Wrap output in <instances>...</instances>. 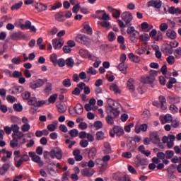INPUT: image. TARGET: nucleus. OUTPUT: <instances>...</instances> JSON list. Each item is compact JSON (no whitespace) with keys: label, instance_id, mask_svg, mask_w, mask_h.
<instances>
[{"label":"nucleus","instance_id":"obj_24","mask_svg":"<svg viewBox=\"0 0 181 181\" xmlns=\"http://www.w3.org/2000/svg\"><path fill=\"white\" fill-rule=\"evenodd\" d=\"M113 131L115 134H116L117 136H122V135H124V129H122V127L115 126V128H113Z\"/></svg>","mask_w":181,"mask_h":181},{"label":"nucleus","instance_id":"obj_35","mask_svg":"<svg viewBox=\"0 0 181 181\" xmlns=\"http://www.w3.org/2000/svg\"><path fill=\"white\" fill-rule=\"evenodd\" d=\"M19 145V141L16 138H13V139L10 141L11 148H16Z\"/></svg>","mask_w":181,"mask_h":181},{"label":"nucleus","instance_id":"obj_59","mask_svg":"<svg viewBox=\"0 0 181 181\" xmlns=\"http://www.w3.org/2000/svg\"><path fill=\"white\" fill-rule=\"evenodd\" d=\"M57 63H58L59 67H64L66 66V61L63 58L59 59Z\"/></svg>","mask_w":181,"mask_h":181},{"label":"nucleus","instance_id":"obj_26","mask_svg":"<svg viewBox=\"0 0 181 181\" xmlns=\"http://www.w3.org/2000/svg\"><path fill=\"white\" fill-rule=\"evenodd\" d=\"M127 86L129 90L132 92L135 91V86H134V78H131L127 81Z\"/></svg>","mask_w":181,"mask_h":181},{"label":"nucleus","instance_id":"obj_30","mask_svg":"<svg viewBox=\"0 0 181 181\" xmlns=\"http://www.w3.org/2000/svg\"><path fill=\"white\" fill-rule=\"evenodd\" d=\"M153 81H155V76H151V75H149L144 79V83L146 84H152V83H153Z\"/></svg>","mask_w":181,"mask_h":181},{"label":"nucleus","instance_id":"obj_19","mask_svg":"<svg viewBox=\"0 0 181 181\" xmlns=\"http://www.w3.org/2000/svg\"><path fill=\"white\" fill-rule=\"evenodd\" d=\"M103 146V153L105 155H108L112 152V150L111 149V144L108 142H105Z\"/></svg>","mask_w":181,"mask_h":181},{"label":"nucleus","instance_id":"obj_29","mask_svg":"<svg viewBox=\"0 0 181 181\" xmlns=\"http://www.w3.org/2000/svg\"><path fill=\"white\" fill-rule=\"evenodd\" d=\"M83 32L84 33H87V35H93V29H91V27H90V25H88V24H86L83 26Z\"/></svg>","mask_w":181,"mask_h":181},{"label":"nucleus","instance_id":"obj_44","mask_svg":"<svg viewBox=\"0 0 181 181\" xmlns=\"http://www.w3.org/2000/svg\"><path fill=\"white\" fill-rule=\"evenodd\" d=\"M150 37H149V35L148 34H143L141 35H140L139 37V40L141 42H148V40H149Z\"/></svg>","mask_w":181,"mask_h":181},{"label":"nucleus","instance_id":"obj_53","mask_svg":"<svg viewBox=\"0 0 181 181\" xmlns=\"http://www.w3.org/2000/svg\"><path fill=\"white\" fill-rule=\"evenodd\" d=\"M176 62V60L175 59V57L173 56H169L168 57H167V63H168V64H175V62Z\"/></svg>","mask_w":181,"mask_h":181},{"label":"nucleus","instance_id":"obj_54","mask_svg":"<svg viewBox=\"0 0 181 181\" xmlns=\"http://www.w3.org/2000/svg\"><path fill=\"white\" fill-rule=\"evenodd\" d=\"M50 62H52L53 64H57V55H56V54H51Z\"/></svg>","mask_w":181,"mask_h":181},{"label":"nucleus","instance_id":"obj_7","mask_svg":"<svg viewBox=\"0 0 181 181\" xmlns=\"http://www.w3.org/2000/svg\"><path fill=\"white\" fill-rule=\"evenodd\" d=\"M29 156L32 158L33 162L38 163L40 166H43V161H41L40 156L36 155V153L33 151H30L28 153Z\"/></svg>","mask_w":181,"mask_h":181},{"label":"nucleus","instance_id":"obj_47","mask_svg":"<svg viewBox=\"0 0 181 181\" xmlns=\"http://www.w3.org/2000/svg\"><path fill=\"white\" fill-rule=\"evenodd\" d=\"M29 129H30V124H29L28 123H25L21 127V131L23 132H28L29 131Z\"/></svg>","mask_w":181,"mask_h":181},{"label":"nucleus","instance_id":"obj_15","mask_svg":"<svg viewBox=\"0 0 181 181\" xmlns=\"http://www.w3.org/2000/svg\"><path fill=\"white\" fill-rule=\"evenodd\" d=\"M52 46L55 50H58L63 47V42H62V40L60 41V40L54 39L52 40Z\"/></svg>","mask_w":181,"mask_h":181},{"label":"nucleus","instance_id":"obj_41","mask_svg":"<svg viewBox=\"0 0 181 181\" xmlns=\"http://www.w3.org/2000/svg\"><path fill=\"white\" fill-rule=\"evenodd\" d=\"M56 100H57V94H53L52 95L49 99L48 101L49 103H50V104H54L56 103Z\"/></svg>","mask_w":181,"mask_h":181},{"label":"nucleus","instance_id":"obj_60","mask_svg":"<svg viewBox=\"0 0 181 181\" xmlns=\"http://www.w3.org/2000/svg\"><path fill=\"white\" fill-rule=\"evenodd\" d=\"M80 146H81V148H87L88 146V141L86 139H82L80 141Z\"/></svg>","mask_w":181,"mask_h":181},{"label":"nucleus","instance_id":"obj_39","mask_svg":"<svg viewBox=\"0 0 181 181\" xmlns=\"http://www.w3.org/2000/svg\"><path fill=\"white\" fill-rule=\"evenodd\" d=\"M110 90L112 91H114V93H121V90H119V88H118V86L113 84L112 86H110Z\"/></svg>","mask_w":181,"mask_h":181},{"label":"nucleus","instance_id":"obj_52","mask_svg":"<svg viewBox=\"0 0 181 181\" xmlns=\"http://www.w3.org/2000/svg\"><path fill=\"white\" fill-rule=\"evenodd\" d=\"M107 104L109 105L108 111H111V107L114 108V105H115V102L114 101V100L110 98L107 100Z\"/></svg>","mask_w":181,"mask_h":181},{"label":"nucleus","instance_id":"obj_50","mask_svg":"<svg viewBox=\"0 0 181 181\" xmlns=\"http://www.w3.org/2000/svg\"><path fill=\"white\" fill-rule=\"evenodd\" d=\"M11 131H13V134H16V133L19 132V125L11 124Z\"/></svg>","mask_w":181,"mask_h":181},{"label":"nucleus","instance_id":"obj_4","mask_svg":"<svg viewBox=\"0 0 181 181\" xmlns=\"http://www.w3.org/2000/svg\"><path fill=\"white\" fill-rule=\"evenodd\" d=\"M121 18L122 21L125 22L126 26H131L132 25L131 22H132V19L134 17L132 16V13H131V12L129 11L123 12L121 15Z\"/></svg>","mask_w":181,"mask_h":181},{"label":"nucleus","instance_id":"obj_45","mask_svg":"<svg viewBox=\"0 0 181 181\" xmlns=\"http://www.w3.org/2000/svg\"><path fill=\"white\" fill-rule=\"evenodd\" d=\"M37 103V99L36 98V97H32L28 100V105H34V107H36Z\"/></svg>","mask_w":181,"mask_h":181},{"label":"nucleus","instance_id":"obj_51","mask_svg":"<svg viewBox=\"0 0 181 181\" xmlns=\"http://www.w3.org/2000/svg\"><path fill=\"white\" fill-rule=\"evenodd\" d=\"M6 100H7L8 103H10L11 104H13V103H15V101H16V98H15V96L8 95L6 97Z\"/></svg>","mask_w":181,"mask_h":181},{"label":"nucleus","instance_id":"obj_28","mask_svg":"<svg viewBox=\"0 0 181 181\" xmlns=\"http://www.w3.org/2000/svg\"><path fill=\"white\" fill-rule=\"evenodd\" d=\"M117 69L119 71H122L123 74H127V66H125V63L121 62L118 66Z\"/></svg>","mask_w":181,"mask_h":181},{"label":"nucleus","instance_id":"obj_48","mask_svg":"<svg viewBox=\"0 0 181 181\" xmlns=\"http://www.w3.org/2000/svg\"><path fill=\"white\" fill-rule=\"evenodd\" d=\"M12 76L14 78H19L20 77H23V74L19 71H14L12 74Z\"/></svg>","mask_w":181,"mask_h":181},{"label":"nucleus","instance_id":"obj_36","mask_svg":"<svg viewBox=\"0 0 181 181\" xmlns=\"http://www.w3.org/2000/svg\"><path fill=\"white\" fill-rule=\"evenodd\" d=\"M65 64L67 66V67H73V66H74V60L71 57L67 58L65 61Z\"/></svg>","mask_w":181,"mask_h":181},{"label":"nucleus","instance_id":"obj_62","mask_svg":"<svg viewBox=\"0 0 181 181\" xmlns=\"http://www.w3.org/2000/svg\"><path fill=\"white\" fill-rule=\"evenodd\" d=\"M82 176H90V170L88 168H85L81 170Z\"/></svg>","mask_w":181,"mask_h":181},{"label":"nucleus","instance_id":"obj_21","mask_svg":"<svg viewBox=\"0 0 181 181\" xmlns=\"http://www.w3.org/2000/svg\"><path fill=\"white\" fill-rule=\"evenodd\" d=\"M74 110L76 114H78V115H81V114H83V112L84 111L83 105L80 103L76 104V105L74 107Z\"/></svg>","mask_w":181,"mask_h":181},{"label":"nucleus","instance_id":"obj_13","mask_svg":"<svg viewBox=\"0 0 181 181\" xmlns=\"http://www.w3.org/2000/svg\"><path fill=\"white\" fill-rule=\"evenodd\" d=\"M96 15H101L102 14V18L100 16H98L97 18H98V19H103V21H110V15L107 14V13H105V11L104 10H98L95 12Z\"/></svg>","mask_w":181,"mask_h":181},{"label":"nucleus","instance_id":"obj_56","mask_svg":"<svg viewBox=\"0 0 181 181\" xmlns=\"http://www.w3.org/2000/svg\"><path fill=\"white\" fill-rule=\"evenodd\" d=\"M163 120L165 121V122H172L173 121L172 115L170 114H167L165 115Z\"/></svg>","mask_w":181,"mask_h":181},{"label":"nucleus","instance_id":"obj_3","mask_svg":"<svg viewBox=\"0 0 181 181\" xmlns=\"http://www.w3.org/2000/svg\"><path fill=\"white\" fill-rule=\"evenodd\" d=\"M127 33L129 35V39L132 43H136L139 39V32L135 30V27H129L127 30Z\"/></svg>","mask_w":181,"mask_h":181},{"label":"nucleus","instance_id":"obj_33","mask_svg":"<svg viewBox=\"0 0 181 181\" xmlns=\"http://www.w3.org/2000/svg\"><path fill=\"white\" fill-rule=\"evenodd\" d=\"M99 23L100 26H102V28H106V29H111L112 28L111 24L108 21H103L99 22Z\"/></svg>","mask_w":181,"mask_h":181},{"label":"nucleus","instance_id":"obj_63","mask_svg":"<svg viewBox=\"0 0 181 181\" xmlns=\"http://www.w3.org/2000/svg\"><path fill=\"white\" fill-rule=\"evenodd\" d=\"M0 97H1V98H5L6 97V89L0 88Z\"/></svg>","mask_w":181,"mask_h":181},{"label":"nucleus","instance_id":"obj_31","mask_svg":"<svg viewBox=\"0 0 181 181\" xmlns=\"http://www.w3.org/2000/svg\"><path fill=\"white\" fill-rule=\"evenodd\" d=\"M23 5V1H19L17 4H15L11 6V11H18V9H21L22 8V6Z\"/></svg>","mask_w":181,"mask_h":181},{"label":"nucleus","instance_id":"obj_16","mask_svg":"<svg viewBox=\"0 0 181 181\" xmlns=\"http://www.w3.org/2000/svg\"><path fill=\"white\" fill-rule=\"evenodd\" d=\"M58 112L60 114H64L67 111V107L64 103H60L57 105Z\"/></svg>","mask_w":181,"mask_h":181},{"label":"nucleus","instance_id":"obj_27","mask_svg":"<svg viewBox=\"0 0 181 181\" xmlns=\"http://www.w3.org/2000/svg\"><path fill=\"white\" fill-rule=\"evenodd\" d=\"M136 158L139 163L141 164L143 166L148 165V159L143 158L141 155H137Z\"/></svg>","mask_w":181,"mask_h":181},{"label":"nucleus","instance_id":"obj_40","mask_svg":"<svg viewBox=\"0 0 181 181\" xmlns=\"http://www.w3.org/2000/svg\"><path fill=\"white\" fill-rule=\"evenodd\" d=\"M69 135L72 138H76V137L78 136V130H77L76 129H71L69 132Z\"/></svg>","mask_w":181,"mask_h":181},{"label":"nucleus","instance_id":"obj_22","mask_svg":"<svg viewBox=\"0 0 181 181\" xmlns=\"http://www.w3.org/2000/svg\"><path fill=\"white\" fill-rule=\"evenodd\" d=\"M55 19L58 22H64L66 21L64 13L58 12L55 14Z\"/></svg>","mask_w":181,"mask_h":181},{"label":"nucleus","instance_id":"obj_5","mask_svg":"<svg viewBox=\"0 0 181 181\" xmlns=\"http://www.w3.org/2000/svg\"><path fill=\"white\" fill-rule=\"evenodd\" d=\"M45 83H47V78H44L43 79H37L35 81L30 83V87L32 90H36V88H40L44 86Z\"/></svg>","mask_w":181,"mask_h":181},{"label":"nucleus","instance_id":"obj_32","mask_svg":"<svg viewBox=\"0 0 181 181\" xmlns=\"http://www.w3.org/2000/svg\"><path fill=\"white\" fill-rule=\"evenodd\" d=\"M79 54L81 56V57H87L90 56V52L85 49H81L79 51Z\"/></svg>","mask_w":181,"mask_h":181},{"label":"nucleus","instance_id":"obj_6","mask_svg":"<svg viewBox=\"0 0 181 181\" xmlns=\"http://www.w3.org/2000/svg\"><path fill=\"white\" fill-rule=\"evenodd\" d=\"M76 41L78 42V43H81V45H86L91 42V40H90V38H88V37L82 34H79L76 36Z\"/></svg>","mask_w":181,"mask_h":181},{"label":"nucleus","instance_id":"obj_25","mask_svg":"<svg viewBox=\"0 0 181 181\" xmlns=\"http://www.w3.org/2000/svg\"><path fill=\"white\" fill-rule=\"evenodd\" d=\"M14 165L16 168H21L23 165V160L21 157H14Z\"/></svg>","mask_w":181,"mask_h":181},{"label":"nucleus","instance_id":"obj_49","mask_svg":"<svg viewBox=\"0 0 181 181\" xmlns=\"http://www.w3.org/2000/svg\"><path fill=\"white\" fill-rule=\"evenodd\" d=\"M170 110L172 114H176L179 112V108H177V106L175 105H171L170 106Z\"/></svg>","mask_w":181,"mask_h":181},{"label":"nucleus","instance_id":"obj_64","mask_svg":"<svg viewBox=\"0 0 181 181\" xmlns=\"http://www.w3.org/2000/svg\"><path fill=\"white\" fill-rule=\"evenodd\" d=\"M174 55L175 56V57H180V56H181V47H178L175 50Z\"/></svg>","mask_w":181,"mask_h":181},{"label":"nucleus","instance_id":"obj_38","mask_svg":"<svg viewBox=\"0 0 181 181\" xmlns=\"http://www.w3.org/2000/svg\"><path fill=\"white\" fill-rule=\"evenodd\" d=\"M25 134H23L21 132H18L16 134H12V138H16V139H22L23 136H24Z\"/></svg>","mask_w":181,"mask_h":181},{"label":"nucleus","instance_id":"obj_11","mask_svg":"<svg viewBox=\"0 0 181 181\" xmlns=\"http://www.w3.org/2000/svg\"><path fill=\"white\" fill-rule=\"evenodd\" d=\"M26 36H25V34L22 33L21 31H18L17 33H13L11 35V39L12 40H22L25 39Z\"/></svg>","mask_w":181,"mask_h":181},{"label":"nucleus","instance_id":"obj_37","mask_svg":"<svg viewBox=\"0 0 181 181\" xmlns=\"http://www.w3.org/2000/svg\"><path fill=\"white\" fill-rule=\"evenodd\" d=\"M13 109L14 111H16L17 112H21L22 110H23V107L21 104H14L13 105Z\"/></svg>","mask_w":181,"mask_h":181},{"label":"nucleus","instance_id":"obj_43","mask_svg":"<svg viewBox=\"0 0 181 181\" xmlns=\"http://www.w3.org/2000/svg\"><path fill=\"white\" fill-rule=\"evenodd\" d=\"M107 39L109 42H114L115 39H117V37L115 36V34L114 32H110L108 35H107Z\"/></svg>","mask_w":181,"mask_h":181},{"label":"nucleus","instance_id":"obj_10","mask_svg":"<svg viewBox=\"0 0 181 181\" xmlns=\"http://www.w3.org/2000/svg\"><path fill=\"white\" fill-rule=\"evenodd\" d=\"M127 146L131 152H134L135 149H136V143L134 141L132 138L129 137L127 139Z\"/></svg>","mask_w":181,"mask_h":181},{"label":"nucleus","instance_id":"obj_2","mask_svg":"<svg viewBox=\"0 0 181 181\" xmlns=\"http://www.w3.org/2000/svg\"><path fill=\"white\" fill-rule=\"evenodd\" d=\"M119 116V110L117 107H111V110L107 113V116L106 117V122L109 125L114 124V119Z\"/></svg>","mask_w":181,"mask_h":181},{"label":"nucleus","instance_id":"obj_12","mask_svg":"<svg viewBox=\"0 0 181 181\" xmlns=\"http://www.w3.org/2000/svg\"><path fill=\"white\" fill-rule=\"evenodd\" d=\"M148 8L152 6L153 8H156V9H159L160 6H162V1L160 0H151L148 2Z\"/></svg>","mask_w":181,"mask_h":181},{"label":"nucleus","instance_id":"obj_17","mask_svg":"<svg viewBox=\"0 0 181 181\" xmlns=\"http://www.w3.org/2000/svg\"><path fill=\"white\" fill-rule=\"evenodd\" d=\"M33 6L38 11V12H42V11H46V9H47V6L42 3H35L33 4Z\"/></svg>","mask_w":181,"mask_h":181},{"label":"nucleus","instance_id":"obj_8","mask_svg":"<svg viewBox=\"0 0 181 181\" xmlns=\"http://www.w3.org/2000/svg\"><path fill=\"white\" fill-rule=\"evenodd\" d=\"M150 141L155 145L160 144V137H159V134H158V132H153L150 133Z\"/></svg>","mask_w":181,"mask_h":181},{"label":"nucleus","instance_id":"obj_9","mask_svg":"<svg viewBox=\"0 0 181 181\" xmlns=\"http://www.w3.org/2000/svg\"><path fill=\"white\" fill-rule=\"evenodd\" d=\"M21 28L23 30L25 29H25H29L34 33H36L37 30H36V28L34 25H32V22H30V21H26L25 24H21Z\"/></svg>","mask_w":181,"mask_h":181},{"label":"nucleus","instance_id":"obj_18","mask_svg":"<svg viewBox=\"0 0 181 181\" xmlns=\"http://www.w3.org/2000/svg\"><path fill=\"white\" fill-rule=\"evenodd\" d=\"M52 90H53L52 83L47 82L45 84V88L43 90L45 94H47V95H50V94H52Z\"/></svg>","mask_w":181,"mask_h":181},{"label":"nucleus","instance_id":"obj_46","mask_svg":"<svg viewBox=\"0 0 181 181\" xmlns=\"http://www.w3.org/2000/svg\"><path fill=\"white\" fill-rule=\"evenodd\" d=\"M62 84L64 87H71V80H70L69 78H66L63 81Z\"/></svg>","mask_w":181,"mask_h":181},{"label":"nucleus","instance_id":"obj_55","mask_svg":"<svg viewBox=\"0 0 181 181\" xmlns=\"http://www.w3.org/2000/svg\"><path fill=\"white\" fill-rule=\"evenodd\" d=\"M168 28H169L168 24L166 23H163L160 25V30H161V32H166V30H168Z\"/></svg>","mask_w":181,"mask_h":181},{"label":"nucleus","instance_id":"obj_42","mask_svg":"<svg viewBox=\"0 0 181 181\" xmlns=\"http://www.w3.org/2000/svg\"><path fill=\"white\" fill-rule=\"evenodd\" d=\"M104 138H105L104 132H103L102 131L98 132L96 133L97 141H103V139H104Z\"/></svg>","mask_w":181,"mask_h":181},{"label":"nucleus","instance_id":"obj_1","mask_svg":"<svg viewBox=\"0 0 181 181\" xmlns=\"http://www.w3.org/2000/svg\"><path fill=\"white\" fill-rule=\"evenodd\" d=\"M43 156L45 159H49V156H50L52 159H54V158H56L59 160H60V159L63 158L62 149L58 148H56L55 149H52L49 153V151H45Z\"/></svg>","mask_w":181,"mask_h":181},{"label":"nucleus","instance_id":"obj_20","mask_svg":"<svg viewBox=\"0 0 181 181\" xmlns=\"http://www.w3.org/2000/svg\"><path fill=\"white\" fill-rule=\"evenodd\" d=\"M166 36L167 37H169V39L175 40V39L177 37V34L175 30L168 29L166 32Z\"/></svg>","mask_w":181,"mask_h":181},{"label":"nucleus","instance_id":"obj_61","mask_svg":"<svg viewBox=\"0 0 181 181\" xmlns=\"http://www.w3.org/2000/svg\"><path fill=\"white\" fill-rule=\"evenodd\" d=\"M146 50H147L146 47H141L136 50V53L137 54H139V55L144 54V53H145Z\"/></svg>","mask_w":181,"mask_h":181},{"label":"nucleus","instance_id":"obj_58","mask_svg":"<svg viewBox=\"0 0 181 181\" xmlns=\"http://www.w3.org/2000/svg\"><path fill=\"white\" fill-rule=\"evenodd\" d=\"M93 127L96 129H100V128H103V122L101 121H96L94 122Z\"/></svg>","mask_w":181,"mask_h":181},{"label":"nucleus","instance_id":"obj_57","mask_svg":"<svg viewBox=\"0 0 181 181\" xmlns=\"http://www.w3.org/2000/svg\"><path fill=\"white\" fill-rule=\"evenodd\" d=\"M112 16L115 18V19H118V18L121 16V11L115 9L112 13Z\"/></svg>","mask_w":181,"mask_h":181},{"label":"nucleus","instance_id":"obj_23","mask_svg":"<svg viewBox=\"0 0 181 181\" xmlns=\"http://www.w3.org/2000/svg\"><path fill=\"white\" fill-rule=\"evenodd\" d=\"M86 151L88 153L89 159H95L97 155V149L95 148H92L90 150L88 151V149H87Z\"/></svg>","mask_w":181,"mask_h":181},{"label":"nucleus","instance_id":"obj_34","mask_svg":"<svg viewBox=\"0 0 181 181\" xmlns=\"http://www.w3.org/2000/svg\"><path fill=\"white\" fill-rule=\"evenodd\" d=\"M175 156V152L172 150H168L165 151L166 159H172Z\"/></svg>","mask_w":181,"mask_h":181},{"label":"nucleus","instance_id":"obj_14","mask_svg":"<svg viewBox=\"0 0 181 181\" xmlns=\"http://www.w3.org/2000/svg\"><path fill=\"white\" fill-rule=\"evenodd\" d=\"M161 52L165 54H172L173 53V48L169 44H166L161 47Z\"/></svg>","mask_w":181,"mask_h":181}]
</instances>
